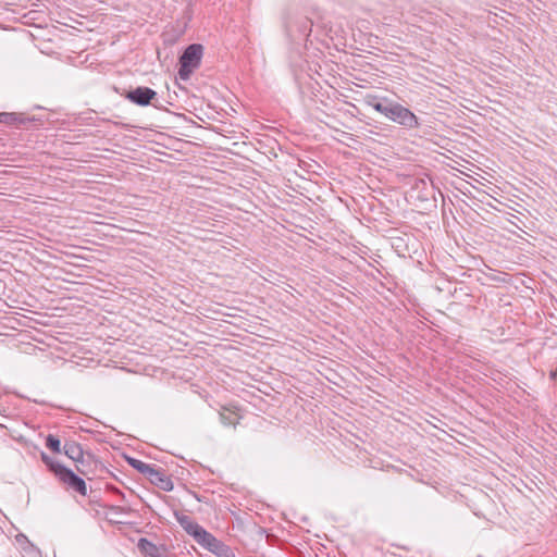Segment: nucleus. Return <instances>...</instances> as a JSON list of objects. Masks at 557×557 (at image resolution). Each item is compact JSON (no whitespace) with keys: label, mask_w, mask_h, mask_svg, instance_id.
<instances>
[{"label":"nucleus","mask_w":557,"mask_h":557,"mask_svg":"<svg viewBox=\"0 0 557 557\" xmlns=\"http://www.w3.org/2000/svg\"><path fill=\"white\" fill-rule=\"evenodd\" d=\"M202 54L203 47L200 44H191L183 51L178 60V77L182 81H188L194 71L200 66Z\"/></svg>","instance_id":"f257e3e1"},{"label":"nucleus","mask_w":557,"mask_h":557,"mask_svg":"<svg viewBox=\"0 0 557 557\" xmlns=\"http://www.w3.org/2000/svg\"><path fill=\"white\" fill-rule=\"evenodd\" d=\"M386 117L406 128H417L420 125L417 115L412 111L394 101L388 102Z\"/></svg>","instance_id":"f03ea898"},{"label":"nucleus","mask_w":557,"mask_h":557,"mask_svg":"<svg viewBox=\"0 0 557 557\" xmlns=\"http://www.w3.org/2000/svg\"><path fill=\"white\" fill-rule=\"evenodd\" d=\"M55 478L67 488L77 492L82 496L87 495L86 482L71 469L64 467Z\"/></svg>","instance_id":"7ed1b4c3"},{"label":"nucleus","mask_w":557,"mask_h":557,"mask_svg":"<svg viewBox=\"0 0 557 557\" xmlns=\"http://www.w3.org/2000/svg\"><path fill=\"white\" fill-rule=\"evenodd\" d=\"M200 546L208 549L210 553L214 554L218 557H236V554L232 547L216 539L210 532L206 536L203 542L200 544Z\"/></svg>","instance_id":"20e7f679"},{"label":"nucleus","mask_w":557,"mask_h":557,"mask_svg":"<svg viewBox=\"0 0 557 557\" xmlns=\"http://www.w3.org/2000/svg\"><path fill=\"white\" fill-rule=\"evenodd\" d=\"M156 97L157 92L153 89L144 86L136 87L125 95L126 99L140 107L150 104Z\"/></svg>","instance_id":"39448f33"},{"label":"nucleus","mask_w":557,"mask_h":557,"mask_svg":"<svg viewBox=\"0 0 557 557\" xmlns=\"http://www.w3.org/2000/svg\"><path fill=\"white\" fill-rule=\"evenodd\" d=\"M147 479L150 481V483L165 492H170L174 487L171 478L165 473V471L156 466L152 467L151 471L147 475Z\"/></svg>","instance_id":"423d86ee"},{"label":"nucleus","mask_w":557,"mask_h":557,"mask_svg":"<svg viewBox=\"0 0 557 557\" xmlns=\"http://www.w3.org/2000/svg\"><path fill=\"white\" fill-rule=\"evenodd\" d=\"M34 121L35 119L27 117L23 113L0 112V124H4L8 126H15L17 128H22Z\"/></svg>","instance_id":"0eeeda50"},{"label":"nucleus","mask_w":557,"mask_h":557,"mask_svg":"<svg viewBox=\"0 0 557 557\" xmlns=\"http://www.w3.org/2000/svg\"><path fill=\"white\" fill-rule=\"evenodd\" d=\"M63 453L66 457L75 461L76 463L83 465L85 462V454L81 444L74 441H66L63 445Z\"/></svg>","instance_id":"6e6552de"},{"label":"nucleus","mask_w":557,"mask_h":557,"mask_svg":"<svg viewBox=\"0 0 557 557\" xmlns=\"http://www.w3.org/2000/svg\"><path fill=\"white\" fill-rule=\"evenodd\" d=\"M184 531L194 537V540L200 545L206 536L209 534V532L203 529L200 524H198L196 521L189 522L187 525L184 527Z\"/></svg>","instance_id":"1a4fd4ad"},{"label":"nucleus","mask_w":557,"mask_h":557,"mask_svg":"<svg viewBox=\"0 0 557 557\" xmlns=\"http://www.w3.org/2000/svg\"><path fill=\"white\" fill-rule=\"evenodd\" d=\"M126 461L132 468L136 469L138 472L144 474L146 478L149 474V472L151 471L152 467L154 466V465L146 463V462H144L139 459H136L134 457H126Z\"/></svg>","instance_id":"9d476101"},{"label":"nucleus","mask_w":557,"mask_h":557,"mask_svg":"<svg viewBox=\"0 0 557 557\" xmlns=\"http://www.w3.org/2000/svg\"><path fill=\"white\" fill-rule=\"evenodd\" d=\"M40 458L41 461L47 466L49 471L54 474V476H57L58 473H60V471L65 467L44 451L40 454Z\"/></svg>","instance_id":"9b49d317"},{"label":"nucleus","mask_w":557,"mask_h":557,"mask_svg":"<svg viewBox=\"0 0 557 557\" xmlns=\"http://www.w3.org/2000/svg\"><path fill=\"white\" fill-rule=\"evenodd\" d=\"M46 446L55 454L61 453V441L52 434L46 437Z\"/></svg>","instance_id":"f8f14e48"},{"label":"nucleus","mask_w":557,"mask_h":557,"mask_svg":"<svg viewBox=\"0 0 557 557\" xmlns=\"http://www.w3.org/2000/svg\"><path fill=\"white\" fill-rule=\"evenodd\" d=\"M137 546L141 552H145V553L149 554L150 556H152L153 553L157 550V546L144 537L138 541Z\"/></svg>","instance_id":"ddd939ff"},{"label":"nucleus","mask_w":557,"mask_h":557,"mask_svg":"<svg viewBox=\"0 0 557 557\" xmlns=\"http://www.w3.org/2000/svg\"><path fill=\"white\" fill-rule=\"evenodd\" d=\"M388 102H392L391 100H388L387 98H384L383 101H380V99L377 101H375V104L373 107V109L383 114L384 116L387 115V112H388Z\"/></svg>","instance_id":"4468645a"},{"label":"nucleus","mask_w":557,"mask_h":557,"mask_svg":"<svg viewBox=\"0 0 557 557\" xmlns=\"http://www.w3.org/2000/svg\"><path fill=\"white\" fill-rule=\"evenodd\" d=\"M220 420H221L222 424H224L226 426H230V425L235 426L238 423V421L235 419L233 413L226 414L224 412H221Z\"/></svg>","instance_id":"2eb2a0df"},{"label":"nucleus","mask_w":557,"mask_h":557,"mask_svg":"<svg viewBox=\"0 0 557 557\" xmlns=\"http://www.w3.org/2000/svg\"><path fill=\"white\" fill-rule=\"evenodd\" d=\"M175 518L177 520V522L180 523V525L184 529L185 525H187L189 522L193 521V519L185 515V513H182V512H175Z\"/></svg>","instance_id":"dca6fc26"},{"label":"nucleus","mask_w":557,"mask_h":557,"mask_svg":"<svg viewBox=\"0 0 557 557\" xmlns=\"http://www.w3.org/2000/svg\"><path fill=\"white\" fill-rule=\"evenodd\" d=\"M311 26H312L311 21L308 18H304L300 24L299 30L301 32L302 35L309 36V34L311 33Z\"/></svg>","instance_id":"f3484780"},{"label":"nucleus","mask_w":557,"mask_h":557,"mask_svg":"<svg viewBox=\"0 0 557 557\" xmlns=\"http://www.w3.org/2000/svg\"><path fill=\"white\" fill-rule=\"evenodd\" d=\"M379 100V97L375 96V95H367L364 98H363V102L366 106L368 107H371L373 109L374 104H375V101Z\"/></svg>","instance_id":"a211bd4d"},{"label":"nucleus","mask_w":557,"mask_h":557,"mask_svg":"<svg viewBox=\"0 0 557 557\" xmlns=\"http://www.w3.org/2000/svg\"><path fill=\"white\" fill-rule=\"evenodd\" d=\"M85 463H86V461H85L83 465H81V463H76V470H77L82 475L86 476L87 479H90V478L88 476V471L85 469Z\"/></svg>","instance_id":"6ab92c4d"},{"label":"nucleus","mask_w":557,"mask_h":557,"mask_svg":"<svg viewBox=\"0 0 557 557\" xmlns=\"http://www.w3.org/2000/svg\"><path fill=\"white\" fill-rule=\"evenodd\" d=\"M2 428H4V425H3V424H0V429H2Z\"/></svg>","instance_id":"aec40b11"}]
</instances>
